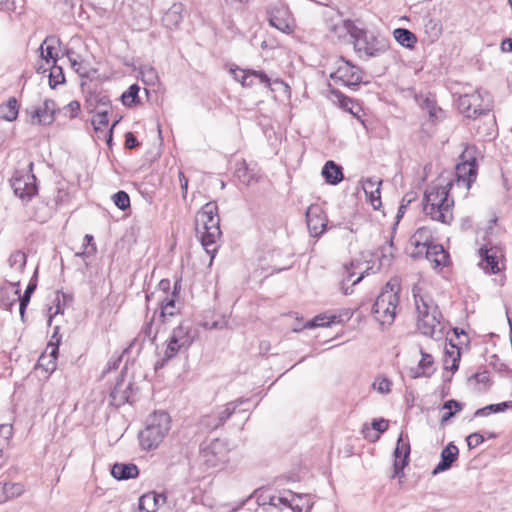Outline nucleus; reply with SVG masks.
<instances>
[{
    "mask_svg": "<svg viewBox=\"0 0 512 512\" xmlns=\"http://www.w3.org/2000/svg\"><path fill=\"white\" fill-rule=\"evenodd\" d=\"M139 145V142L132 132H128L125 135V147L128 149H134Z\"/></svg>",
    "mask_w": 512,
    "mask_h": 512,
    "instance_id": "e2e57ef3",
    "label": "nucleus"
},
{
    "mask_svg": "<svg viewBox=\"0 0 512 512\" xmlns=\"http://www.w3.org/2000/svg\"><path fill=\"white\" fill-rule=\"evenodd\" d=\"M19 105L15 97L0 105V117L6 121H14L18 117Z\"/></svg>",
    "mask_w": 512,
    "mask_h": 512,
    "instance_id": "c9c22d12",
    "label": "nucleus"
},
{
    "mask_svg": "<svg viewBox=\"0 0 512 512\" xmlns=\"http://www.w3.org/2000/svg\"><path fill=\"white\" fill-rule=\"evenodd\" d=\"M479 266L490 274L499 273L504 269V252L501 247L484 245L480 248Z\"/></svg>",
    "mask_w": 512,
    "mask_h": 512,
    "instance_id": "f8f14e48",
    "label": "nucleus"
},
{
    "mask_svg": "<svg viewBox=\"0 0 512 512\" xmlns=\"http://www.w3.org/2000/svg\"><path fill=\"white\" fill-rule=\"evenodd\" d=\"M269 23L281 32L290 33L293 31L289 12L285 7L273 8L269 13Z\"/></svg>",
    "mask_w": 512,
    "mask_h": 512,
    "instance_id": "393cba45",
    "label": "nucleus"
},
{
    "mask_svg": "<svg viewBox=\"0 0 512 512\" xmlns=\"http://www.w3.org/2000/svg\"><path fill=\"white\" fill-rule=\"evenodd\" d=\"M112 200L116 207L120 210H126L130 207V197L125 191H118L112 196Z\"/></svg>",
    "mask_w": 512,
    "mask_h": 512,
    "instance_id": "864d4df0",
    "label": "nucleus"
},
{
    "mask_svg": "<svg viewBox=\"0 0 512 512\" xmlns=\"http://www.w3.org/2000/svg\"><path fill=\"white\" fill-rule=\"evenodd\" d=\"M477 159L473 149H466L460 156V162L455 168V181L453 186H463L469 190L477 177Z\"/></svg>",
    "mask_w": 512,
    "mask_h": 512,
    "instance_id": "1a4fd4ad",
    "label": "nucleus"
},
{
    "mask_svg": "<svg viewBox=\"0 0 512 512\" xmlns=\"http://www.w3.org/2000/svg\"><path fill=\"white\" fill-rule=\"evenodd\" d=\"M395 40L403 47L413 49L417 43V37L410 30L397 28L393 31Z\"/></svg>",
    "mask_w": 512,
    "mask_h": 512,
    "instance_id": "f704fd0d",
    "label": "nucleus"
},
{
    "mask_svg": "<svg viewBox=\"0 0 512 512\" xmlns=\"http://www.w3.org/2000/svg\"><path fill=\"white\" fill-rule=\"evenodd\" d=\"M410 442L407 434L401 432L394 450V476L403 474L404 468L408 465L410 456Z\"/></svg>",
    "mask_w": 512,
    "mask_h": 512,
    "instance_id": "f3484780",
    "label": "nucleus"
},
{
    "mask_svg": "<svg viewBox=\"0 0 512 512\" xmlns=\"http://www.w3.org/2000/svg\"><path fill=\"white\" fill-rule=\"evenodd\" d=\"M141 80L147 84L154 86L158 82V73L155 68L149 65L142 66L140 68Z\"/></svg>",
    "mask_w": 512,
    "mask_h": 512,
    "instance_id": "de8ad7c7",
    "label": "nucleus"
},
{
    "mask_svg": "<svg viewBox=\"0 0 512 512\" xmlns=\"http://www.w3.org/2000/svg\"><path fill=\"white\" fill-rule=\"evenodd\" d=\"M69 61L71 63L72 68L75 70L76 73L79 74L80 77H88V70L84 66L83 61H79L77 58L72 57L70 54H68Z\"/></svg>",
    "mask_w": 512,
    "mask_h": 512,
    "instance_id": "4d7b16f0",
    "label": "nucleus"
},
{
    "mask_svg": "<svg viewBox=\"0 0 512 512\" xmlns=\"http://www.w3.org/2000/svg\"><path fill=\"white\" fill-rule=\"evenodd\" d=\"M26 262L27 256L21 250L13 252L8 259L9 267L16 274V276L24 271Z\"/></svg>",
    "mask_w": 512,
    "mask_h": 512,
    "instance_id": "ea45409f",
    "label": "nucleus"
},
{
    "mask_svg": "<svg viewBox=\"0 0 512 512\" xmlns=\"http://www.w3.org/2000/svg\"><path fill=\"white\" fill-rule=\"evenodd\" d=\"M326 182L332 185L340 183L343 179L342 169L334 161H327L322 169Z\"/></svg>",
    "mask_w": 512,
    "mask_h": 512,
    "instance_id": "473e14b6",
    "label": "nucleus"
},
{
    "mask_svg": "<svg viewBox=\"0 0 512 512\" xmlns=\"http://www.w3.org/2000/svg\"><path fill=\"white\" fill-rule=\"evenodd\" d=\"M56 103L51 99L27 110L30 122L37 125H50L55 120Z\"/></svg>",
    "mask_w": 512,
    "mask_h": 512,
    "instance_id": "2eb2a0df",
    "label": "nucleus"
},
{
    "mask_svg": "<svg viewBox=\"0 0 512 512\" xmlns=\"http://www.w3.org/2000/svg\"><path fill=\"white\" fill-rule=\"evenodd\" d=\"M111 474L117 480H128L136 478L139 469L133 463H115L111 468Z\"/></svg>",
    "mask_w": 512,
    "mask_h": 512,
    "instance_id": "c756f323",
    "label": "nucleus"
},
{
    "mask_svg": "<svg viewBox=\"0 0 512 512\" xmlns=\"http://www.w3.org/2000/svg\"><path fill=\"white\" fill-rule=\"evenodd\" d=\"M423 27L430 42L437 41L443 31L441 20L431 16H425L423 18Z\"/></svg>",
    "mask_w": 512,
    "mask_h": 512,
    "instance_id": "7c9ffc66",
    "label": "nucleus"
},
{
    "mask_svg": "<svg viewBox=\"0 0 512 512\" xmlns=\"http://www.w3.org/2000/svg\"><path fill=\"white\" fill-rule=\"evenodd\" d=\"M336 69L331 72L330 78L335 84L343 86H356L362 82V70L344 58L335 62Z\"/></svg>",
    "mask_w": 512,
    "mask_h": 512,
    "instance_id": "9b49d317",
    "label": "nucleus"
},
{
    "mask_svg": "<svg viewBox=\"0 0 512 512\" xmlns=\"http://www.w3.org/2000/svg\"><path fill=\"white\" fill-rule=\"evenodd\" d=\"M20 298V280L6 282L0 287V307L3 309H11Z\"/></svg>",
    "mask_w": 512,
    "mask_h": 512,
    "instance_id": "412c9836",
    "label": "nucleus"
},
{
    "mask_svg": "<svg viewBox=\"0 0 512 512\" xmlns=\"http://www.w3.org/2000/svg\"><path fill=\"white\" fill-rule=\"evenodd\" d=\"M480 99L481 94L478 91L460 96L457 101L459 111L469 118L484 114L487 109L480 107Z\"/></svg>",
    "mask_w": 512,
    "mask_h": 512,
    "instance_id": "aec40b11",
    "label": "nucleus"
},
{
    "mask_svg": "<svg viewBox=\"0 0 512 512\" xmlns=\"http://www.w3.org/2000/svg\"><path fill=\"white\" fill-rule=\"evenodd\" d=\"M59 326L54 327V332L51 337L50 342L48 343L47 350L50 352V356H52L54 359H56L58 351H59V345L61 341V336L59 335Z\"/></svg>",
    "mask_w": 512,
    "mask_h": 512,
    "instance_id": "603ef678",
    "label": "nucleus"
},
{
    "mask_svg": "<svg viewBox=\"0 0 512 512\" xmlns=\"http://www.w3.org/2000/svg\"><path fill=\"white\" fill-rule=\"evenodd\" d=\"M171 429L170 415L165 411H155L146 420L139 433V442L144 450L156 449Z\"/></svg>",
    "mask_w": 512,
    "mask_h": 512,
    "instance_id": "39448f33",
    "label": "nucleus"
},
{
    "mask_svg": "<svg viewBox=\"0 0 512 512\" xmlns=\"http://www.w3.org/2000/svg\"><path fill=\"white\" fill-rule=\"evenodd\" d=\"M372 387L381 394H389L392 388V381L387 377L380 375L374 379Z\"/></svg>",
    "mask_w": 512,
    "mask_h": 512,
    "instance_id": "09e8293b",
    "label": "nucleus"
},
{
    "mask_svg": "<svg viewBox=\"0 0 512 512\" xmlns=\"http://www.w3.org/2000/svg\"><path fill=\"white\" fill-rule=\"evenodd\" d=\"M110 110H101L98 112H94V116L92 118V125L94 127L95 132L98 134V138H100V134H103V137L106 138V142L108 145H111L113 140V129L118 124L119 120L113 122L112 126L106 131L108 126V113Z\"/></svg>",
    "mask_w": 512,
    "mask_h": 512,
    "instance_id": "4be33fe9",
    "label": "nucleus"
},
{
    "mask_svg": "<svg viewBox=\"0 0 512 512\" xmlns=\"http://www.w3.org/2000/svg\"><path fill=\"white\" fill-rule=\"evenodd\" d=\"M7 500L20 496L24 492V487L20 483H5Z\"/></svg>",
    "mask_w": 512,
    "mask_h": 512,
    "instance_id": "6e6d98bb",
    "label": "nucleus"
},
{
    "mask_svg": "<svg viewBox=\"0 0 512 512\" xmlns=\"http://www.w3.org/2000/svg\"><path fill=\"white\" fill-rule=\"evenodd\" d=\"M65 81V77L62 71V68L53 64L49 74V85L51 88H55L58 84H61Z\"/></svg>",
    "mask_w": 512,
    "mask_h": 512,
    "instance_id": "3c124183",
    "label": "nucleus"
},
{
    "mask_svg": "<svg viewBox=\"0 0 512 512\" xmlns=\"http://www.w3.org/2000/svg\"><path fill=\"white\" fill-rule=\"evenodd\" d=\"M306 222L313 237L320 236L326 229L327 218L318 205H311L306 211Z\"/></svg>",
    "mask_w": 512,
    "mask_h": 512,
    "instance_id": "6ab92c4d",
    "label": "nucleus"
},
{
    "mask_svg": "<svg viewBox=\"0 0 512 512\" xmlns=\"http://www.w3.org/2000/svg\"><path fill=\"white\" fill-rule=\"evenodd\" d=\"M336 316L317 315L312 320L308 321L304 328L311 329L316 327H329L335 322Z\"/></svg>",
    "mask_w": 512,
    "mask_h": 512,
    "instance_id": "49530a36",
    "label": "nucleus"
},
{
    "mask_svg": "<svg viewBox=\"0 0 512 512\" xmlns=\"http://www.w3.org/2000/svg\"><path fill=\"white\" fill-rule=\"evenodd\" d=\"M195 230L200 235L203 248L211 256V260H213L222 234L216 203H206L197 213L195 217Z\"/></svg>",
    "mask_w": 512,
    "mask_h": 512,
    "instance_id": "7ed1b4c3",
    "label": "nucleus"
},
{
    "mask_svg": "<svg viewBox=\"0 0 512 512\" xmlns=\"http://www.w3.org/2000/svg\"><path fill=\"white\" fill-rule=\"evenodd\" d=\"M57 42L58 40L54 37H47L39 48L42 59H44L47 63L52 61L53 64H56L58 60V54L54 52V45Z\"/></svg>",
    "mask_w": 512,
    "mask_h": 512,
    "instance_id": "4c0bfd02",
    "label": "nucleus"
},
{
    "mask_svg": "<svg viewBox=\"0 0 512 512\" xmlns=\"http://www.w3.org/2000/svg\"><path fill=\"white\" fill-rule=\"evenodd\" d=\"M368 199H369V202L370 204L373 206V208L375 210L379 209L381 207V192H380V188H375L374 191L372 192H368V194H366Z\"/></svg>",
    "mask_w": 512,
    "mask_h": 512,
    "instance_id": "bf43d9fd",
    "label": "nucleus"
},
{
    "mask_svg": "<svg viewBox=\"0 0 512 512\" xmlns=\"http://www.w3.org/2000/svg\"><path fill=\"white\" fill-rule=\"evenodd\" d=\"M177 282L174 285V291L170 296H166L161 300L160 303V320L165 323L168 321L170 317H173L178 314L179 308L176 306V297H177Z\"/></svg>",
    "mask_w": 512,
    "mask_h": 512,
    "instance_id": "cd10ccee",
    "label": "nucleus"
},
{
    "mask_svg": "<svg viewBox=\"0 0 512 512\" xmlns=\"http://www.w3.org/2000/svg\"><path fill=\"white\" fill-rule=\"evenodd\" d=\"M235 176L241 183L246 185H249L254 180V174L250 173L245 160L236 163Z\"/></svg>",
    "mask_w": 512,
    "mask_h": 512,
    "instance_id": "37998d69",
    "label": "nucleus"
},
{
    "mask_svg": "<svg viewBox=\"0 0 512 512\" xmlns=\"http://www.w3.org/2000/svg\"><path fill=\"white\" fill-rule=\"evenodd\" d=\"M193 342V337L190 333V327L184 324H180L173 329L169 339L167 340V346L164 350V356L161 360L157 361L155 368H162L169 360L174 358L179 352L187 351Z\"/></svg>",
    "mask_w": 512,
    "mask_h": 512,
    "instance_id": "0eeeda50",
    "label": "nucleus"
},
{
    "mask_svg": "<svg viewBox=\"0 0 512 512\" xmlns=\"http://www.w3.org/2000/svg\"><path fill=\"white\" fill-rule=\"evenodd\" d=\"M501 51L504 53L512 52V38H506L501 42Z\"/></svg>",
    "mask_w": 512,
    "mask_h": 512,
    "instance_id": "774afa93",
    "label": "nucleus"
},
{
    "mask_svg": "<svg viewBox=\"0 0 512 512\" xmlns=\"http://www.w3.org/2000/svg\"><path fill=\"white\" fill-rule=\"evenodd\" d=\"M509 408L512 409V401H505V402H501V403L490 404L483 408L478 409L475 412V416H477V417L488 416L490 413L504 412Z\"/></svg>",
    "mask_w": 512,
    "mask_h": 512,
    "instance_id": "79ce46f5",
    "label": "nucleus"
},
{
    "mask_svg": "<svg viewBox=\"0 0 512 512\" xmlns=\"http://www.w3.org/2000/svg\"><path fill=\"white\" fill-rule=\"evenodd\" d=\"M32 168L33 163H30L27 170L15 171L10 180L14 194L23 201L30 200L37 193L36 177Z\"/></svg>",
    "mask_w": 512,
    "mask_h": 512,
    "instance_id": "9d476101",
    "label": "nucleus"
},
{
    "mask_svg": "<svg viewBox=\"0 0 512 512\" xmlns=\"http://www.w3.org/2000/svg\"><path fill=\"white\" fill-rule=\"evenodd\" d=\"M290 509L293 512H309L312 509L313 503L310 496L307 494H296L292 492Z\"/></svg>",
    "mask_w": 512,
    "mask_h": 512,
    "instance_id": "e433bc0d",
    "label": "nucleus"
},
{
    "mask_svg": "<svg viewBox=\"0 0 512 512\" xmlns=\"http://www.w3.org/2000/svg\"><path fill=\"white\" fill-rule=\"evenodd\" d=\"M65 109L70 113V117L74 118L78 115V112L80 110V104L77 101H71Z\"/></svg>",
    "mask_w": 512,
    "mask_h": 512,
    "instance_id": "338daca9",
    "label": "nucleus"
},
{
    "mask_svg": "<svg viewBox=\"0 0 512 512\" xmlns=\"http://www.w3.org/2000/svg\"><path fill=\"white\" fill-rule=\"evenodd\" d=\"M445 356V368L450 369L452 372L457 371L460 361V348L458 344L453 343V339H450V348L446 347Z\"/></svg>",
    "mask_w": 512,
    "mask_h": 512,
    "instance_id": "72a5a7b5",
    "label": "nucleus"
},
{
    "mask_svg": "<svg viewBox=\"0 0 512 512\" xmlns=\"http://www.w3.org/2000/svg\"><path fill=\"white\" fill-rule=\"evenodd\" d=\"M452 183L445 185L432 184L428 186L423 198V211L432 220L449 224L453 219L454 200L449 197Z\"/></svg>",
    "mask_w": 512,
    "mask_h": 512,
    "instance_id": "20e7f679",
    "label": "nucleus"
},
{
    "mask_svg": "<svg viewBox=\"0 0 512 512\" xmlns=\"http://www.w3.org/2000/svg\"><path fill=\"white\" fill-rule=\"evenodd\" d=\"M459 454L458 447L454 445L452 442L449 443L442 451H441V460L437 464V466L433 470V474L436 475L438 473L444 472L451 468L454 461L457 460Z\"/></svg>",
    "mask_w": 512,
    "mask_h": 512,
    "instance_id": "bb28decb",
    "label": "nucleus"
},
{
    "mask_svg": "<svg viewBox=\"0 0 512 512\" xmlns=\"http://www.w3.org/2000/svg\"><path fill=\"white\" fill-rule=\"evenodd\" d=\"M86 104L90 112L111 109L109 95L103 90L90 91L86 96Z\"/></svg>",
    "mask_w": 512,
    "mask_h": 512,
    "instance_id": "a878e982",
    "label": "nucleus"
},
{
    "mask_svg": "<svg viewBox=\"0 0 512 512\" xmlns=\"http://www.w3.org/2000/svg\"><path fill=\"white\" fill-rule=\"evenodd\" d=\"M400 285L389 281L372 306V314L381 325H391L396 317L399 304Z\"/></svg>",
    "mask_w": 512,
    "mask_h": 512,
    "instance_id": "423d86ee",
    "label": "nucleus"
},
{
    "mask_svg": "<svg viewBox=\"0 0 512 512\" xmlns=\"http://www.w3.org/2000/svg\"><path fill=\"white\" fill-rule=\"evenodd\" d=\"M409 245L412 248L410 255L418 258L424 255L435 243L433 242V233L429 227H419L410 237Z\"/></svg>",
    "mask_w": 512,
    "mask_h": 512,
    "instance_id": "4468645a",
    "label": "nucleus"
},
{
    "mask_svg": "<svg viewBox=\"0 0 512 512\" xmlns=\"http://www.w3.org/2000/svg\"><path fill=\"white\" fill-rule=\"evenodd\" d=\"M201 425L208 430H215L221 426L220 423H218L217 414L214 410L202 417Z\"/></svg>",
    "mask_w": 512,
    "mask_h": 512,
    "instance_id": "5fc2aeb1",
    "label": "nucleus"
},
{
    "mask_svg": "<svg viewBox=\"0 0 512 512\" xmlns=\"http://www.w3.org/2000/svg\"><path fill=\"white\" fill-rule=\"evenodd\" d=\"M416 312L417 327L419 331L429 337H436L442 333V313L428 291L425 283L419 282L412 288Z\"/></svg>",
    "mask_w": 512,
    "mask_h": 512,
    "instance_id": "f257e3e1",
    "label": "nucleus"
},
{
    "mask_svg": "<svg viewBox=\"0 0 512 512\" xmlns=\"http://www.w3.org/2000/svg\"><path fill=\"white\" fill-rule=\"evenodd\" d=\"M97 252L96 244L85 245L84 250L81 252H77L75 256L77 257H88L90 255H94Z\"/></svg>",
    "mask_w": 512,
    "mask_h": 512,
    "instance_id": "69168bd1",
    "label": "nucleus"
},
{
    "mask_svg": "<svg viewBox=\"0 0 512 512\" xmlns=\"http://www.w3.org/2000/svg\"><path fill=\"white\" fill-rule=\"evenodd\" d=\"M230 73L232 74L234 80L239 82L243 87H252V83L251 81H248V78H257L259 80V84H262L267 88L271 86V80L269 76L263 71L241 69L235 66L230 68Z\"/></svg>",
    "mask_w": 512,
    "mask_h": 512,
    "instance_id": "a211bd4d",
    "label": "nucleus"
},
{
    "mask_svg": "<svg viewBox=\"0 0 512 512\" xmlns=\"http://www.w3.org/2000/svg\"><path fill=\"white\" fill-rule=\"evenodd\" d=\"M421 359L417 367L410 370L412 378L430 377L434 373V359L432 355L420 350Z\"/></svg>",
    "mask_w": 512,
    "mask_h": 512,
    "instance_id": "c85d7f7f",
    "label": "nucleus"
},
{
    "mask_svg": "<svg viewBox=\"0 0 512 512\" xmlns=\"http://www.w3.org/2000/svg\"><path fill=\"white\" fill-rule=\"evenodd\" d=\"M334 28L350 34L354 51L361 59L380 57L389 49L390 42L387 38L358 28L349 20L343 21L341 26Z\"/></svg>",
    "mask_w": 512,
    "mask_h": 512,
    "instance_id": "f03ea898",
    "label": "nucleus"
},
{
    "mask_svg": "<svg viewBox=\"0 0 512 512\" xmlns=\"http://www.w3.org/2000/svg\"><path fill=\"white\" fill-rule=\"evenodd\" d=\"M442 409L447 410L442 417L441 423L447 422L451 417H453L457 412H460L463 409V404L457 400H448L444 402Z\"/></svg>",
    "mask_w": 512,
    "mask_h": 512,
    "instance_id": "c03bdc74",
    "label": "nucleus"
},
{
    "mask_svg": "<svg viewBox=\"0 0 512 512\" xmlns=\"http://www.w3.org/2000/svg\"><path fill=\"white\" fill-rule=\"evenodd\" d=\"M140 87L137 84L131 85L123 94L121 95V101L123 105L131 107L139 103V93Z\"/></svg>",
    "mask_w": 512,
    "mask_h": 512,
    "instance_id": "a18cd8bd",
    "label": "nucleus"
},
{
    "mask_svg": "<svg viewBox=\"0 0 512 512\" xmlns=\"http://www.w3.org/2000/svg\"><path fill=\"white\" fill-rule=\"evenodd\" d=\"M249 398H237L233 401H230L224 405L217 406L214 411L217 414L218 423L222 426L236 411L244 412L247 411V408L238 409L240 406L249 403Z\"/></svg>",
    "mask_w": 512,
    "mask_h": 512,
    "instance_id": "5701e85b",
    "label": "nucleus"
},
{
    "mask_svg": "<svg viewBox=\"0 0 512 512\" xmlns=\"http://www.w3.org/2000/svg\"><path fill=\"white\" fill-rule=\"evenodd\" d=\"M388 421L385 419H374L372 421V428L379 433H383L388 429Z\"/></svg>",
    "mask_w": 512,
    "mask_h": 512,
    "instance_id": "680f3d73",
    "label": "nucleus"
},
{
    "mask_svg": "<svg viewBox=\"0 0 512 512\" xmlns=\"http://www.w3.org/2000/svg\"><path fill=\"white\" fill-rule=\"evenodd\" d=\"M382 184V180L378 177H370L362 181V188L365 192V194H368V192H372L375 190V188H380Z\"/></svg>",
    "mask_w": 512,
    "mask_h": 512,
    "instance_id": "13d9d810",
    "label": "nucleus"
},
{
    "mask_svg": "<svg viewBox=\"0 0 512 512\" xmlns=\"http://www.w3.org/2000/svg\"><path fill=\"white\" fill-rule=\"evenodd\" d=\"M426 108L428 109L429 116L431 118H438V113H441L442 110L440 108H437L433 101H430L429 99H426L425 101Z\"/></svg>",
    "mask_w": 512,
    "mask_h": 512,
    "instance_id": "0e129e2a",
    "label": "nucleus"
},
{
    "mask_svg": "<svg viewBox=\"0 0 512 512\" xmlns=\"http://www.w3.org/2000/svg\"><path fill=\"white\" fill-rule=\"evenodd\" d=\"M467 445L470 449L476 448L484 442V437L480 433H472L467 437Z\"/></svg>",
    "mask_w": 512,
    "mask_h": 512,
    "instance_id": "052dcab7",
    "label": "nucleus"
},
{
    "mask_svg": "<svg viewBox=\"0 0 512 512\" xmlns=\"http://www.w3.org/2000/svg\"><path fill=\"white\" fill-rule=\"evenodd\" d=\"M164 501L161 495L149 493L141 496L138 502L139 512H156L159 499Z\"/></svg>",
    "mask_w": 512,
    "mask_h": 512,
    "instance_id": "58836bf2",
    "label": "nucleus"
},
{
    "mask_svg": "<svg viewBox=\"0 0 512 512\" xmlns=\"http://www.w3.org/2000/svg\"><path fill=\"white\" fill-rule=\"evenodd\" d=\"M333 94L337 97L339 105L345 111L351 113L356 118L360 119L359 113L361 111V107L356 104L351 98L343 95L340 92L333 91Z\"/></svg>",
    "mask_w": 512,
    "mask_h": 512,
    "instance_id": "a19ab883",
    "label": "nucleus"
},
{
    "mask_svg": "<svg viewBox=\"0 0 512 512\" xmlns=\"http://www.w3.org/2000/svg\"><path fill=\"white\" fill-rule=\"evenodd\" d=\"M182 11L183 5L181 3H174L162 18L164 25L169 29L176 28L182 21Z\"/></svg>",
    "mask_w": 512,
    "mask_h": 512,
    "instance_id": "2f4dec72",
    "label": "nucleus"
},
{
    "mask_svg": "<svg viewBox=\"0 0 512 512\" xmlns=\"http://www.w3.org/2000/svg\"><path fill=\"white\" fill-rule=\"evenodd\" d=\"M291 491H284L279 494L262 492L256 497V502L265 512H279L284 508L290 509Z\"/></svg>",
    "mask_w": 512,
    "mask_h": 512,
    "instance_id": "ddd939ff",
    "label": "nucleus"
},
{
    "mask_svg": "<svg viewBox=\"0 0 512 512\" xmlns=\"http://www.w3.org/2000/svg\"><path fill=\"white\" fill-rule=\"evenodd\" d=\"M228 446L224 440L213 439L201 444L199 462L206 469L224 465L228 460Z\"/></svg>",
    "mask_w": 512,
    "mask_h": 512,
    "instance_id": "6e6552de",
    "label": "nucleus"
},
{
    "mask_svg": "<svg viewBox=\"0 0 512 512\" xmlns=\"http://www.w3.org/2000/svg\"><path fill=\"white\" fill-rule=\"evenodd\" d=\"M135 394L134 385L131 381H127L123 375L117 380L111 393V404L120 407L125 403H131Z\"/></svg>",
    "mask_w": 512,
    "mask_h": 512,
    "instance_id": "dca6fc26",
    "label": "nucleus"
},
{
    "mask_svg": "<svg viewBox=\"0 0 512 512\" xmlns=\"http://www.w3.org/2000/svg\"><path fill=\"white\" fill-rule=\"evenodd\" d=\"M35 289H36V283L31 281L28 284L26 290L24 291V294L20 295L19 311H20V315L22 318L24 317L25 309L30 301L31 294L34 292Z\"/></svg>",
    "mask_w": 512,
    "mask_h": 512,
    "instance_id": "8fccbe9b",
    "label": "nucleus"
},
{
    "mask_svg": "<svg viewBox=\"0 0 512 512\" xmlns=\"http://www.w3.org/2000/svg\"><path fill=\"white\" fill-rule=\"evenodd\" d=\"M424 256L435 270L441 271L450 263L449 253L440 244L433 245L424 253Z\"/></svg>",
    "mask_w": 512,
    "mask_h": 512,
    "instance_id": "b1692460",
    "label": "nucleus"
}]
</instances>
